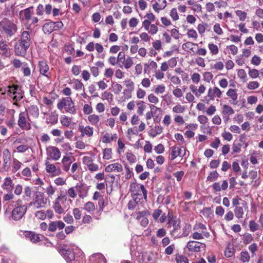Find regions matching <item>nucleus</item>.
<instances>
[{"label":"nucleus","instance_id":"1","mask_svg":"<svg viewBox=\"0 0 263 263\" xmlns=\"http://www.w3.org/2000/svg\"><path fill=\"white\" fill-rule=\"evenodd\" d=\"M59 253L67 263H86L84 253L76 246L63 245Z\"/></svg>","mask_w":263,"mask_h":263},{"label":"nucleus","instance_id":"2","mask_svg":"<svg viewBox=\"0 0 263 263\" xmlns=\"http://www.w3.org/2000/svg\"><path fill=\"white\" fill-rule=\"evenodd\" d=\"M30 35L28 31H23L20 38L14 44V49L17 56L24 57L31 45Z\"/></svg>","mask_w":263,"mask_h":263},{"label":"nucleus","instance_id":"3","mask_svg":"<svg viewBox=\"0 0 263 263\" xmlns=\"http://www.w3.org/2000/svg\"><path fill=\"white\" fill-rule=\"evenodd\" d=\"M0 92L2 95L7 94V96L13 101V105L18 106V102L24 97V91L22 87L17 85L13 84L5 88H1Z\"/></svg>","mask_w":263,"mask_h":263},{"label":"nucleus","instance_id":"4","mask_svg":"<svg viewBox=\"0 0 263 263\" xmlns=\"http://www.w3.org/2000/svg\"><path fill=\"white\" fill-rule=\"evenodd\" d=\"M0 28L10 37L14 35L17 31L16 24L7 18H4L0 22Z\"/></svg>","mask_w":263,"mask_h":263},{"label":"nucleus","instance_id":"5","mask_svg":"<svg viewBox=\"0 0 263 263\" xmlns=\"http://www.w3.org/2000/svg\"><path fill=\"white\" fill-rule=\"evenodd\" d=\"M57 107L60 110L64 108L67 112L71 114L76 113L74 103L70 97L63 98L60 100L58 103Z\"/></svg>","mask_w":263,"mask_h":263},{"label":"nucleus","instance_id":"6","mask_svg":"<svg viewBox=\"0 0 263 263\" xmlns=\"http://www.w3.org/2000/svg\"><path fill=\"white\" fill-rule=\"evenodd\" d=\"M47 201V199L44 194L40 192H37L32 201L28 204V206H31L33 210H36L45 207Z\"/></svg>","mask_w":263,"mask_h":263},{"label":"nucleus","instance_id":"7","mask_svg":"<svg viewBox=\"0 0 263 263\" xmlns=\"http://www.w3.org/2000/svg\"><path fill=\"white\" fill-rule=\"evenodd\" d=\"M22 200H18L11 212L12 219L15 221L21 220L25 215L27 210L26 204L21 205Z\"/></svg>","mask_w":263,"mask_h":263},{"label":"nucleus","instance_id":"8","mask_svg":"<svg viewBox=\"0 0 263 263\" xmlns=\"http://www.w3.org/2000/svg\"><path fill=\"white\" fill-rule=\"evenodd\" d=\"M67 200V196L62 193L55 199L53 204V208L57 213L61 214L64 213V209L66 208L64 203Z\"/></svg>","mask_w":263,"mask_h":263},{"label":"nucleus","instance_id":"9","mask_svg":"<svg viewBox=\"0 0 263 263\" xmlns=\"http://www.w3.org/2000/svg\"><path fill=\"white\" fill-rule=\"evenodd\" d=\"M129 191L131 195L133 194H141L140 191H142L144 198L146 200L147 191L145 188L144 185L137 183L136 182H133L130 184Z\"/></svg>","mask_w":263,"mask_h":263},{"label":"nucleus","instance_id":"10","mask_svg":"<svg viewBox=\"0 0 263 263\" xmlns=\"http://www.w3.org/2000/svg\"><path fill=\"white\" fill-rule=\"evenodd\" d=\"M186 248L191 252H199L202 250H205L206 245L204 243L192 240L187 242L186 244Z\"/></svg>","mask_w":263,"mask_h":263},{"label":"nucleus","instance_id":"11","mask_svg":"<svg viewBox=\"0 0 263 263\" xmlns=\"http://www.w3.org/2000/svg\"><path fill=\"white\" fill-rule=\"evenodd\" d=\"M0 54L6 58H9L13 54L12 49L8 47L6 42L3 39V37L1 35Z\"/></svg>","mask_w":263,"mask_h":263},{"label":"nucleus","instance_id":"12","mask_svg":"<svg viewBox=\"0 0 263 263\" xmlns=\"http://www.w3.org/2000/svg\"><path fill=\"white\" fill-rule=\"evenodd\" d=\"M27 116L26 112H21L19 114L17 124L23 129L28 130L31 128L30 123L27 121Z\"/></svg>","mask_w":263,"mask_h":263},{"label":"nucleus","instance_id":"13","mask_svg":"<svg viewBox=\"0 0 263 263\" xmlns=\"http://www.w3.org/2000/svg\"><path fill=\"white\" fill-rule=\"evenodd\" d=\"M76 190L81 199H84L88 195L89 186L84 183L80 182L76 185Z\"/></svg>","mask_w":263,"mask_h":263},{"label":"nucleus","instance_id":"14","mask_svg":"<svg viewBox=\"0 0 263 263\" xmlns=\"http://www.w3.org/2000/svg\"><path fill=\"white\" fill-rule=\"evenodd\" d=\"M40 73L48 79L51 78L49 67L46 61H39L38 64Z\"/></svg>","mask_w":263,"mask_h":263},{"label":"nucleus","instance_id":"15","mask_svg":"<svg viewBox=\"0 0 263 263\" xmlns=\"http://www.w3.org/2000/svg\"><path fill=\"white\" fill-rule=\"evenodd\" d=\"M45 166L46 172L53 176H58L62 173V170L59 166L51 164L48 161L46 162Z\"/></svg>","mask_w":263,"mask_h":263},{"label":"nucleus","instance_id":"16","mask_svg":"<svg viewBox=\"0 0 263 263\" xmlns=\"http://www.w3.org/2000/svg\"><path fill=\"white\" fill-rule=\"evenodd\" d=\"M47 153L48 156L53 160H58L61 157L60 149L55 146H50L47 148Z\"/></svg>","mask_w":263,"mask_h":263},{"label":"nucleus","instance_id":"17","mask_svg":"<svg viewBox=\"0 0 263 263\" xmlns=\"http://www.w3.org/2000/svg\"><path fill=\"white\" fill-rule=\"evenodd\" d=\"M138 262L139 263H155L156 259L153 254L145 253L138 257Z\"/></svg>","mask_w":263,"mask_h":263},{"label":"nucleus","instance_id":"18","mask_svg":"<svg viewBox=\"0 0 263 263\" xmlns=\"http://www.w3.org/2000/svg\"><path fill=\"white\" fill-rule=\"evenodd\" d=\"M88 263H107V260L102 254L96 253L89 257Z\"/></svg>","mask_w":263,"mask_h":263},{"label":"nucleus","instance_id":"19","mask_svg":"<svg viewBox=\"0 0 263 263\" xmlns=\"http://www.w3.org/2000/svg\"><path fill=\"white\" fill-rule=\"evenodd\" d=\"M3 169L8 171L10 168L11 164V154L8 149H5L3 152Z\"/></svg>","mask_w":263,"mask_h":263},{"label":"nucleus","instance_id":"20","mask_svg":"<svg viewBox=\"0 0 263 263\" xmlns=\"http://www.w3.org/2000/svg\"><path fill=\"white\" fill-rule=\"evenodd\" d=\"M26 114L28 116H31L34 119H36L39 116V109L36 105H32L28 106L26 109ZM28 120H30L29 117H28Z\"/></svg>","mask_w":263,"mask_h":263},{"label":"nucleus","instance_id":"21","mask_svg":"<svg viewBox=\"0 0 263 263\" xmlns=\"http://www.w3.org/2000/svg\"><path fill=\"white\" fill-rule=\"evenodd\" d=\"M44 116L47 124L54 125L58 122V115L55 112H51L50 113H45Z\"/></svg>","mask_w":263,"mask_h":263},{"label":"nucleus","instance_id":"22","mask_svg":"<svg viewBox=\"0 0 263 263\" xmlns=\"http://www.w3.org/2000/svg\"><path fill=\"white\" fill-rule=\"evenodd\" d=\"M64 223L62 221H55L51 222L48 226V231L55 232L57 229L62 230L65 227Z\"/></svg>","mask_w":263,"mask_h":263},{"label":"nucleus","instance_id":"23","mask_svg":"<svg viewBox=\"0 0 263 263\" xmlns=\"http://www.w3.org/2000/svg\"><path fill=\"white\" fill-rule=\"evenodd\" d=\"M72 157L68 155L64 156L62 159V164L63 165V169L65 172H68L70 170V166L72 163Z\"/></svg>","mask_w":263,"mask_h":263},{"label":"nucleus","instance_id":"24","mask_svg":"<svg viewBox=\"0 0 263 263\" xmlns=\"http://www.w3.org/2000/svg\"><path fill=\"white\" fill-rule=\"evenodd\" d=\"M105 171L107 173L111 172L113 171H116L117 172H121L123 171V167L121 164L115 163L106 166Z\"/></svg>","mask_w":263,"mask_h":263},{"label":"nucleus","instance_id":"25","mask_svg":"<svg viewBox=\"0 0 263 263\" xmlns=\"http://www.w3.org/2000/svg\"><path fill=\"white\" fill-rule=\"evenodd\" d=\"M33 9V7H30L27 8H26L23 10H21L19 14L20 15V18L23 20L29 21L31 19V10Z\"/></svg>","mask_w":263,"mask_h":263},{"label":"nucleus","instance_id":"26","mask_svg":"<svg viewBox=\"0 0 263 263\" xmlns=\"http://www.w3.org/2000/svg\"><path fill=\"white\" fill-rule=\"evenodd\" d=\"M182 147H177V146H173L171 147V160H173L175 158H177V157H183L185 155V153L183 154H182L181 153V148Z\"/></svg>","mask_w":263,"mask_h":263},{"label":"nucleus","instance_id":"27","mask_svg":"<svg viewBox=\"0 0 263 263\" xmlns=\"http://www.w3.org/2000/svg\"><path fill=\"white\" fill-rule=\"evenodd\" d=\"M79 129L81 132L82 136L86 135L88 137H90L93 135V128L89 126H87L86 127H84V126H80Z\"/></svg>","mask_w":263,"mask_h":263},{"label":"nucleus","instance_id":"28","mask_svg":"<svg viewBox=\"0 0 263 263\" xmlns=\"http://www.w3.org/2000/svg\"><path fill=\"white\" fill-rule=\"evenodd\" d=\"M228 187V183L226 180L222 181L221 186H220V183L218 182H215L212 185V188L215 192H220L221 190H226Z\"/></svg>","mask_w":263,"mask_h":263},{"label":"nucleus","instance_id":"29","mask_svg":"<svg viewBox=\"0 0 263 263\" xmlns=\"http://www.w3.org/2000/svg\"><path fill=\"white\" fill-rule=\"evenodd\" d=\"M13 184L12 180L10 177H7L5 179L3 184H2V188L6 190L7 192H11L13 189Z\"/></svg>","mask_w":263,"mask_h":263},{"label":"nucleus","instance_id":"30","mask_svg":"<svg viewBox=\"0 0 263 263\" xmlns=\"http://www.w3.org/2000/svg\"><path fill=\"white\" fill-rule=\"evenodd\" d=\"M210 234L206 231H202L201 233L195 232L192 235V237L194 239L200 240L203 238L204 237L206 238L209 237Z\"/></svg>","mask_w":263,"mask_h":263},{"label":"nucleus","instance_id":"31","mask_svg":"<svg viewBox=\"0 0 263 263\" xmlns=\"http://www.w3.org/2000/svg\"><path fill=\"white\" fill-rule=\"evenodd\" d=\"M25 236L27 238L29 239L31 241L34 243L39 242L41 240L39 235L32 232L26 231L25 232Z\"/></svg>","mask_w":263,"mask_h":263},{"label":"nucleus","instance_id":"32","mask_svg":"<svg viewBox=\"0 0 263 263\" xmlns=\"http://www.w3.org/2000/svg\"><path fill=\"white\" fill-rule=\"evenodd\" d=\"M118 65L120 68H122L124 67L127 69L130 68L133 65V59L131 57H127L126 59L122 60Z\"/></svg>","mask_w":263,"mask_h":263},{"label":"nucleus","instance_id":"33","mask_svg":"<svg viewBox=\"0 0 263 263\" xmlns=\"http://www.w3.org/2000/svg\"><path fill=\"white\" fill-rule=\"evenodd\" d=\"M173 229L171 231L170 234L174 237V238H177L176 236H177L178 230H179L181 228L180 222L179 220H175L173 223Z\"/></svg>","mask_w":263,"mask_h":263},{"label":"nucleus","instance_id":"34","mask_svg":"<svg viewBox=\"0 0 263 263\" xmlns=\"http://www.w3.org/2000/svg\"><path fill=\"white\" fill-rule=\"evenodd\" d=\"M43 30L45 33H50L54 31L52 21H50L49 22L45 23L43 27Z\"/></svg>","mask_w":263,"mask_h":263},{"label":"nucleus","instance_id":"35","mask_svg":"<svg viewBox=\"0 0 263 263\" xmlns=\"http://www.w3.org/2000/svg\"><path fill=\"white\" fill-rule=\"evenodd\" d=\"M190 225L186 224L182 229L183 233L182 234H177V236H176L177 238H179L188 236L190 233Z\"/></svg>","mask_w":263,"mask_h":263},{"label":"nucleus","instance_id":"36","mask_svg":"<svg viewBox=\"0 0 263 263\" xmlns=\"http://www.w3.org/2000/svg\"><path fill=\"white\" fill-rule=\"evenodd\" d=\"M21 70L23 73L24 77H29L31 75V70L29 68L28 64L24 62V64L21 67Z\"/></svg>","mask_w":263,"mask_h":263},{"label":"nucleus","instance_id":"37","mask_svg":"<svg viewBox=\"0 0 263 263\" xmlns=\"http://www.w3.org/2000/svg\"><path fill=\"white\" fill-rule=\"evenodd\" d=\"M22 163L15 158H13L12 160V171L13 173L16 172L19 170L21 167Z\"/></svg>","mask_w":263,"mask_h":263},{"label":"nucleus","instance_id":"38","mask_svg":"<svg viewBox=\"0 0 263 263\" xmlns=\"http://www.w3.org/2000/svg\"><path fill=\"white\" fill-rule=\"evenodd\" d=\"M219 177V174L216 171L210 172V174L206 178V181L209 182H213L216 180Z\"/></svg>","mask_w":263,"mask_h":263},{"label":"nucleus","instance_id":"39","mask_svg":"<svg viewBox=\"0 0 263 263\" xmlns=\"http://www.w3.org/2000/svg\"><path fill=\"white\" fill-rule=\"evenodd\" d=\"M234 113V111L231 106L228 105H224L223 106L222 114L223 115H227L228 116H230L233 115Z\"/></svg>","mask_w":263,"mask_h":263},{"label":"nucleus","instance_id":"40","mask_svg":"<svg viewBox=\"0 0 263 263\" xmlns=\"http://www.w3.org/2000/svg\"><path fill=\"white\" fill-rule=\"evenodd\" d=\"M99 117L96 115H91L88 117V120L91 124L97 125L99 121Z\"/></svg>","mask_w":263,"mask_h":263},{"label":"nucleus","instance_id":"41","mask_svg":"<svg viewBox=\"0 0 263 263\" xmlns=\"http://www.w3.org/2000/svg\"><path fill=\"white\" fill-rule=\"evenodd\" d=\"M234 213L235 216L238 219H240L243 217L244 214L242 206H236L234 209Z\"/></svg>","mask_w":263,"mask_h":263},{"label":"nucleus","instance_id":"42","mask_svg":"<svg viewBox=\"0 0 263 263\" xmlns=\"http://www.w3.org/2000/svg\"><path fill=\"white\" fill-rule=\"evenodd\" d=\"M247 68L249 69L248 74L249 76L252 79L257 78L259 74V71H258L256 69H251L248 66L246 67Z\"/></svg>","mask_w":263,"mask_h":263},{"label":"nucleus","instance_id":"43","mask_svg":"<svg viewBox=\"0 0 263 263\" xmlns=\"http://www.w3.org/2000/svg\"><path fill=\"white\" fill-rule=\"evenodd\" d=\"M137 105L138 106L137 112L139 115H142L143 113V111L145 109V105L144 104V102L139 101L137 102Z\"/></svg>","mask_w":263,"mask_h":263},{"label":"nucleus","instance_id":"44","mask_svg":"<svg viewBox=\"0 0 263 263\" xmlns=\"http://www.w3.org/2000/svg\"><path fill=\"white\" fill-rule=\"evenodd\" d=\"M227 95L230 97L233 101H236L237 99L238 95L236 93L235 89H229L227 92Z\"/></svg>","mask_w":263,"mask_h":263},{"label":"nucleus","instance_id":"45","mask_svg":"<svg viewBox=\"0 0 263 263\" xmlns=\"http://www.w3.org/2000/svg\"><path fill=\"white\" fill-rule=\"evenodd\" d=\"M10 62L11 64L13 65V67L15 69L21 68L23 64H24V62H22L19 59L16 58L11 60Z\"/></svg>","mask_w":263,"mask_h":263},{"label":"nucleus","instance_id":"46","mask_svg":"<svg viewBox=\"0 0 263 263\" xmlns=\"http://www.w3.org/2000/svg\"><path fill=\"white\" fill-rule=\"evenodd\" d=\"M84 209L89 213H91L95 209L94 203L91 201H88L84 205Z\"/></svg>","mask_w":263,"mask_h":263},{"label":"nucleus","instance_id":"47","mask_svg":"<svg viewBox=\"0 0 263 263\" xmlns=\"http://www.w3.org/2000/svg\"><path fill=\"white\" fill-rule=\"evenodd\" d=\"M249 226L250 231L253 232L258 230L259 228V224L253 220L249 221Z\"/></svg>","mask_w":263,"mask_h":263},{"label":"nucleus","instance_id":"48","mask_svg":"<svg viewBox=\"0 0 263 263\" xmlns=\"http://www.w3.org/2000/svg\"><path fill=\"white\" fill-rule=\"evenodd\" d=\"M240 260L243 262H248L250 260V256L249 253L247 251H242L240 254Z\"/></svg>","mask_w":263,"mask_h":263},{"label":"nucleus","instance_id":"49","mask_svg":"<svg viewBox=\"0 0 263 263\" xmlns=\"http://www.w3.org/2000/svg\"><path fill=\"white\" fill-rule=\"evenodd\" d=\"M177 263H188V259L186 257L182 255H176L175 258Z\"/></svg>","mask_w":263,"mask_h":263},{"label":"nucleus","instance_id":"50","mask_svg":"<svg viewBox=\"0 0 263 263\" xmlns=\"http://www.w3.org/2000/svg\"><path fill=\"white\" fill-rule=\"evenodd\" d=\"M208 47L212 54L216 55L218 53L219 50L217 45L213 43H210L208 45Z\"/></svg>","mask_w":263,"mask_h":263},{"label":"nucleus","instance_id":"51","mask_svg":"<svg viewBox=\"0 0 263 263\" xmlns=\"http://www.w3.org/2000/svg\"><path fill=\"white\" fill-rule=\"evenodd\" d=\"M73 88L76 90H79L81 89H83V90H85L84 86L83 84L81 82V81L75 79L73 81Z\"/></svg>","mask_w":263,"mask_h":263},{"label":"nucleus","instance_id":"52","mask_svg":"<svg viewBox=\"0 0 263 263\" xmlns=\"http://www.w3.org/2000/svg\"><path fill=\"white\" fill-rule=\"evenodd\" d=\"M60 121L63 125L68 127L70 125L71 119L66 116H62L61 117Z\"/></svg>","mask_w":263,"mask_h":263},{"label":"nucleus","instance_id":"53","mask_svg":"<svg viewBox=\"0 0 263 263\" xmlns=\"http://www.w3.org/2000/svg\"><path fill=\"white\" fill-rule=\"evenodd\" d=\"M126 86L127 87L126 89V92L127 91H133L134 89V83L130 80H126L125 81Z\"/></svg>","mask_w":263,"mask_h":263},{"label":"nucleus","instance_id":"54","mask_svg":"<svg viewBox=\"0 0 263 263\" xmlns=\"http://www.w3.org/2000/svg\"><path fill=\"white\" fill-rule=\"evenodd\" d=\"M237 74L238 77L241 79L243 82L247 81V73L244 69H241L238 70Z\"/></svg>","mask_w":263,"mask_h":263},{"label":"nucleus","instance_id":"55","mask_svg":"<svg viewBox=\"0 0 263 263\" xmlns=\"http://www.w3.org/2000/svg\"><path fill=\"white\" fill-rule=\"evenodd\" d=\"M112 87H113V92L116 95L119 94L122 89V85L118 83H112Z\"/></svg>","mask_w":263,"mask_h":263},{"label":"nucleus","instance_id":"56","mask_svg":"<svg viewBox=\"0 0 263 263\" xmlns=\"http://www.w3.org/2000/svg\"><path fill=\"white\" fill-rule=\"evenodd\" d=\"M137 217L136 219L138 221H140L141 219L146 217V216L148 215V212L147 211H139L136 213Z\"/></svg>","mask_w":263,"mask_h":263},{"label":"nucleus","instance_id":"57","mask_svg":"<svg viewBox=\"0 0 263 263\" xmlns=\"http://www.w3.org/2000/svg\"><path fill=\"white\" fill-rule=\"evenodd\" d=\"M103 158L106 160H109L111 158V149L110 148H105L104 149Z\"/></svg>","mask_w":263,"mask_h":263},{"label":"nucleus","instance_id":"58","mask_svg":"<svg viewBox=\"0 0 263 263\" xmlns=\"http://www.w3.org/2000/svg\"><path fill=\"white\" fill-rule=\"evenodd\" d=\"M142 194H132V197L133 199V201L135 202L137 204L141 202V201L143 199Z\"/></svg>","mask_w":263,"mask_h":263},{"label":"nucleus","instance_id":"59","mask_svg":"<svg viewBox=\"0 0 263 263\" xmlns=\"http://www.w3.org/2000/svg\"><path fill=\"white\" fill-rule=\"evenodd\" d=\"M208 27V25L206 23L199 24L197 26V30L198 32L200 34H202L205 30L206 27Z\"/></svg>","mask_w":263,"mask_h":263},{"label":"nucleus","instance_id":"60","mask_svg":"<svg viewBox=\"0 0 263 263\" xmlns=\"http://www.w3.org/2000/svg\"><path fill=\"white\" fill-rule=\"evenodd\" d=\"M236 14L241 21H245L247 17V13L245 11L237 10L236 11Z\"/></svg>","mask_w":263,"mask_h":263},{"label":"nucleus","instance_id":"61","mask_svg":"<svg viewBox=\"0 0 263 263\" xmlns=\"http://www.w3.org/2000/svg\"><path fill=\"white\" fill-rule=\"evenodd\" d=\"M184 110L185 108L179 104L173 108V111L176 113H183Z\"/></svg>","mask_w":263,"mask_h":263},{"label":"nucleus","instance_id":"62","mask_svg":"<svg viewBox=\"0 0 263 263\" xmlns=\"http://www.w3.org/2000/svg\"><path fill=\"white\" fill-rule=\"evenodd\" d=\"M126 157L127 159V160L130 163H134L136 161V158L135 156L130 152H127L126 154Z\"/></svg>","mask_w":263,"mask_h":263},{"label":"nucleus","instance_id":"63","mask_svg":"<svg viewBox=\"0 0 263 263\" xmlns=\"http://www.w3.org/2000/svg\"><path fill=\"white\" fill-rule=\"evenodd\" d=\"M83 112L85 115H89L92 112V108L89 104H85L83 106Z\"/></svg>","mask_w":263,"mask_h":263},{"label":"nucleus","instance_id":"64","mask_svg":"<svg viewBox=\"0 0 263 263\" xmlns=\"http://www.w3.org/2000/svg\"><path fill=\"white\" fill-rule=\"evenodd\" d=\"M162 211L160 209H156L154 211V212L152 214V217L154 219V220H157L158 218L160 216V215L162 214Z\"/></svg>","mask_w":263,"mask_h":263}]
</instances>
